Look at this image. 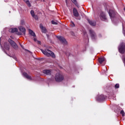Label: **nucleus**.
Returning a JSON list of instances; mask_svg holds the SVG:
<instances>
[{"label": "nucleus", "instance_id": "1", "mask_svg": "<svg viewBox=\"0 0 125 125\" xmlns=\"http://www.w3.org/2000/svg\"><path fill=\"white\" fill-rule=\"evenodd\" d=\"M41 51L44 55H46V56H51L52 58H55V54L54 53L52 52V51H50L48 49H46L45 50L41 49Z\"/></svg>", "mask_w": 125, "mask_h": 125}, {"label": "nucleus", "instance_id": "2", "mask_svg": "<svg viewBox=\"0 0 125 125\" xmlns=\"http://www.w3.org/2000/svg\"><path fill=\"white\" fill-rule=\"evenodd\" d=\"M54 79L57 83H61L64 81V75L60 73H57L55 75Z\"/></svg>", "mask_w": 125, "mask_h": 125}, {"label": "nucleus", "instance_id": "3", "mask_svg": "<svg viewBox=\"0 0 125 125\" xmlns=\"http://www.w3.org/2000/svg\"><path fill=\"white\" fill-rule=\"evenodd\" d=\"M8 42H9L10 43L11 46H12V47L15 49V50H17V49H18V45H17V44L16 43H15L13 40H12L11 39H8Z\"/></svg>", "mask_w": 125, "mask_h": 125}, {"label": "nucleus", "instance_id": "4", "mask_svg": "<svg viewBox=\"0 0 125 125\" xmlns=\"http://www.w3.org/2000/svg\"><path fill=\"white\" fill-rule=\"evenodd\" d=\"M57 39L60 41L64 45L67 44L68 42H67V41H66V39L64 38V37L60 36H57Z\"/></svg>", "mask_w": 125, "mask_h": 125}, {"label": "nucleus", "instance_id": "5", "mask_svg": "<svg viewBox=\"0 0 125 125\" xmlns=\"http://www.w3.org/2000/svg\"><path fill=\"white\" fill-rule=\"evenodd\" d=\"M108 13L111 20H113L114 19H115L117 15L116 12L113 10H109Z\"/></svg>", "mask_w": 125, "mask_h": 125}, {"label": "nucleus", "instance_id": "6", "mask_svg": "<svg viewBox=\"0 0 125 125\" xmlns=\"http://www.w3.org/2000/svg\"><path fill=\"white\" fill-rule=\"evenodd\" d=\"M19 29L20 32H21L22 33H21V32H19L18 33V35H19V36L22 35H22H24V36L26 35V29H25V28H24L23 26H20L19 27Z\"/></svg>", "mask_w": 125, "mask_h": 125}, {"label": "nucleus", "instance_id": "7", "mask_svg": "<svg viewBox=\"0 0 125 125\" xmlns=\"http://www.w3.org/2000/svg\"><path fill=\"white\" fill-rule=\"evenodd\" d=\"M119 52L122 54H124V53L125 52V44L122 43L120 45L119 48Z\"/></svg>", "mask_w": 125, "mask_h": 125}, {"label": "nucleus", "instance_id": "8", "mask_svg": "<svg viewBox=\"0 0 125 125\" xmlns=\"http://www.w3.org/2000/svg\"><path fill=\"white\" fill-rule=\"evenodd\" d=\"M89 33L91 39H92V40H95V38H96V33H95V32L92 29H90L89 30Z\"/></svg>", "mask_w": 125, "mask_h": 125}, {"label": "nucleus", "instance_id": "9", "mask_svg": "<svg viewBox=\"0 0 125 125\" xmlns=\"http://www.w3.org/2000/svg\"><path fill=\"white\" fill-rule=\"evenodd\" d=\"M114 88L115 89H118V88H120V84L116 83L115 85H114V84H111L109 88V89H110V90H111V91H113V89H114Z\"/></svg>", "mask_w": 125, "mask_h": 125}, {"label": "nucleus", "instance_id": "10", "mask_svg": "<svg viewBox=\"0 0 125 125\" xmlns=\"http://www.w3.org/2000/svg\"><path fill=\"white\" fill-rule=\"evenodd\" d=\"M100 18L102 21H106L107 20V17H106V15L105 13L102 12L100 14Z\"/></svg>", "mask_w": 125, "mask_h": 125}, {"label": "nucleus", "instance_id": "11", "mask_svg": "<svg viewBox=\"0 0 125 125\" xmlns=\"http://www.w3.org/2000/svg\"><path fill=\"white\" fill-rule=\"evenodd\" d=\"M73 13L75 17H79L80 16V14L79 13V12H78V10H77L76 8H73Z\"/></svg>", "mask_w": 125, "mask_h": 125}, {"label": "nucleus", "instance_id": "12", "mask_svg": "<svg viewBox=\"0 0 125 125\" xmlns=\"http://www.w3.org/2000/svg\"><path fill=\"white\" fill-rule=\"evenodd\" d=\"M43 74L47 76H51V71L50 70L44 69L42 71Z\"/></svg>", "mask_w": 125, "mask_h": 125}, {"label": "nucleus", "instance_id": "13", "mask_svg": "<svg viewBox=\"0 0 125 125\" xmlns=\"http://www.w3.org/2000/svg\"><path fill=\"white\" fill-rule=\"evenodd\" d=\"M105 98H106L105 96L101 95L98 97L97 100H98V101H104V100H105Z\"/></svg>", "mask_w": 125, "mask_h": 125}, {"label": "nucleus", "instance_id": "14", "mask_svg": "<svg viewBox=\"0 0 125 125\" xmlns=\"http://www.w3.org/2000/svg\"><path fill=\"white\" fill-rule=\"evenodd\" d=\"M87 21H88L89 24H90V25H91V26H96V22H95V21L90 20L89 19H87Z\"/></svg>", "mask_w": 125, "mask_h": 125}, {"label": "nucleus", "instance_id": "15", "mask_svg": "<svg viewBox=\"0 0 125 125\" xmlns=\"http://www.w3.org/2000/svg\"><path fill=\"white\" fill-rule=\"evenodd\" d=\"M22 75L24 77H25V78H26L28 80H32V78L31 77V76L30 75H28V74L27 73L23 72Z\"/></svg>", "mask_w": 125, "mask_h": 125}, {"label": "nucleus", "instance_id": "16", "mask_svg": "<svg viewBox=\"0 0 125 125\" xmlns=\"http://www.w3.org/2000/svg\"><path fill=\"white\" fill-rule=\"evenodd\" d=\"M9 31L10 33H17V32H18V29H17V28H10Z\"/></svg>", "mask_w": 125, "mask_h": 125}, {"label": "nucleus", "instance_id": "17", "mask_svg": "<svg viewBox=\"0 0 125 125\" xmlns=\"http://www.w3.org/2000/svg\"><path fill=\"white\" fill-rule=\"evenodd\" d=\"M29 33L32 37H36V33H35V32H34V31H33V30H32L31 29H29Z\"/></svg>", "mask_w": 125, "mask_h": 125}, {"label": "nucleus", "instance_id": "18", "mask_svg": "<svg viewBox=\"0 0 125 125\" xmlns=\"http://www.w3.org/2000/svg\"><path fill=\"white\" fill-rule=\"evenodd\" d=\"M99 62L100 64H102L104 61H105V58L104 57H101L99 58L98 59Z\"/></svg>", "mask_w": 125, "mask_h": 125}, {"label": "nucleus", "instance_id": "19", "mask_svg": "<svg viewBox=\"0 0 125 125\" xmlns=\"http://www.w3.org/2000/svg\"><path fill=\"white\" fill-rule=\"evenodd\" d=\"M71 0L72 2H73V3H74V4H75V5L79 8V3H78V1H77V0Z\"/></svg>", "mask_w": 125, "mask_h": 125}, {"label": "nucleus", "instance_id": "20", "mask_svg": "<svg viewBox=\"0 0 125 125\" xmlns=\"http://www.w3.org/2000/svg\"><path fill=\"white\" fill-rule=\"evenodd\" d=\"M70 26L72 28H74V27H76V25L75 24V23L74 22V21H70Z\"/></svg>", "mask_w": 125, "mask_h": 125}, {"label": "nucleus", "instance_id": "21", "mask_svg": "<svg viewBox=\"0 0 125 125\" xmlns=\"http://www.w3.org/2000/svg\"><path fill=\"white\" fill-rule=\"evenodd\" d=\"M23 1H24V2H26L28 6H29V7H31V3H30V1H29V0H23Z\"/></svg>", "mask_w": 125, "mask_h": 125}, {"label": "nucleus", "instance_id": "22", "mask_svg": "<svg viewBox=\"0 0 125 125\" xmlns=\"http://www.w3.org/2000/svg\"><path fill=\"white\" fill-rule=\"evenodd\" d=\"M4 47L7 50H9V49H10V46H9V44H5Z\"/></svg>", "mask_w": 125, "mask_h": 125}, {"label": "nucleus", "instance_id": "23", "mask_svg": "<svg viewBox=\"0 0 125 125\" xmlns=\"http://www.w3.org/2000/svg\"><path fill=\"white\" fill-rule=\"evenodd\" d=\"M30 14H31V16L33 17L35 15V11L34 10H31L30 11Z\"/></svg>", "mask_w": 125, "mask_h": 125}, {"label": "nucleus", "instance_id": "24", "mask_svg": "<svg viewBox=\"0 0 125 125\" xmlns=\"http://www.w3.org/2000/svg\"><path fill=\"white\" fill-rule=\"evenodd\" d=\"M32 17L34 18L35 20H39V17L36 15H34V16H33Z\"/></svg>", "mask_w": 125, "mask_h": 125}, {"label": "nucleus", "instance_id": "25", "mask_svg": "<svg viewBox=\"0 0 125 125\" xmlns=\"http://www.w3.org/2000/svg\"><path fill=\"white\" fill-rule=\"evenodd\" d=\"M41 30H42V33H46V29H45V28L43 27L42 28H41Z\"/></svg>", "mask_w": 125, "mask_h": 125}, {"label": "nucleus", "instance_id": "26", "mask_svg": "<svg viewBox=\"0 0 125 125\" xmlns=\"http://www.w3.org/2000/svg\"><path fill=\"white\" fill-rule=\"evenodd\" d=\"M51 23H52V24H53V25H58V23H57V22H56V21H52Z\"/></svg>", "mask_w": 125, "mask_h": 125}, {"label": "nucleus", "instance_id": "27", "mask_svg": "<svg viewBox=\"0 0 125 125\" xmlns=\"http://www.w3.org/2000/svg\"><path fill=\"white\" fill-rule=\"evenodd\" d=\"M120 114H121V115H122L123 117H125V111H124V110H121L120 112Z\"/></svg>", "mask_w": 125, "mask_h": 125}, {"label": "nucleus", "instance_id": "28", "mask_svg": "<svg viewBox=\"0 0 125 125\" xmlns=\"http://www.w3.org/2000/svg\"><path fill=\"white\" fill-rule=\"evenodd\" d=\"M21 25H25V21H24V20H21Z\"/></svg>", "mask_w": 125, "mask_h": 125}, {"label": "nucleus", "instance_id": "29", "mask_svg": "<svg viewBox=\"0 0 125 125\" xmlns=\"http://www.w3.org/2000/svg\"><path fill=\"white\" fill-rule=\"evenodd\" d=\"M40 27L41 29H42L43 28H44L43 26H42V23L40 24Z\"/></svg>", "mask_w": 125, "mask_h": 125}, {"label": "nucleus", "instance_id": "30", "mask_svg": "<svg viewBox=\"0 0 125 125\" xmlns=\"http://www.w3.org/2000/svg\"><path fill=\"white\" fill-rule=\"evenodd\" d=\"M37 42H38V43L39 44H41V41H37Z\"/></svg>", "mask_w": 125, "mask_h": 125}, {"label": "nucleus", "instance_id": "31", "mask_svg": "<svg viewBox=\"0 0 125 125\" xmlns=\"http://www.w3.org/2000/svg\"><path fill=\"white\" fill-rule=\"evenodd\" d=\"M99 38H101V37H102V35L100 34H99Z\"/></svg>", "mask_w": 125, "mask_h": 125}, {"label": "nucleus", "instance_id": "32", "mask_svg": "<svg viewBox=\"0 0 125 125\" xmlns=\"http://www.w3.org/2000/svg\"><path fill=\"white\" fill-rule=\"evenodd\" d=\"M34 42H37V38H34Z\"/></svg>", "mask_w": 125, "mask_h": 125}, {"label": "nucleus", "instance_id": "33", "mask_svg": "<svg viewBox=\"0 0 125 125\" xmlns=\"http://www.w3.org/2000/svg\"><path fill=\"white\" fill-rule=\"evenodd\" d=\"M66 4H67V0H65Z\"/></svg>", "mask_w": 125, "mask_h": 125}, {"label": "nucleus", "instance_id": "34", "mask_svg": "<svg viewBox=\"0 0 125 125\" xmlns=\"http://www.w3.org/2000/svg\"><path fill=\"white\" fill-rule=\"evenodd\" d=\"M10 38H11V39H13V38H12V36H10Z\"/></svg>", "mask_w": 125, "mask_h": 125}, {"label": "nucleus", "instance_id": "35", "mask_svg": "<svg viewBox=\"0 0 125 125\" xmlns=\"http://www.w3.org/2000/svg\"><path fill=\"white\" fill-rule=\"evenodd\" d=\"M124 10H125V7L124 8Z\"/></svg>", "mask_w": 125, "mask_h": 125}, {"label": "nucleus", "instance_id": "36", "mask_svg": "<svg viewBox=\"0 0 125 125\" xmlns=\"http://www.w3.org/2000/svg\"><path fill=\"white\" fill-rule=\"evenodd\" d=\"M47 37H48V35H47Z\"/></svg>", "mask_w": 125, "mask_h": 125}]
</instances>
